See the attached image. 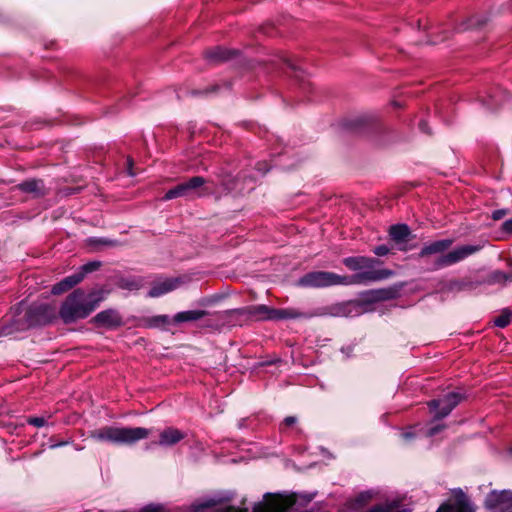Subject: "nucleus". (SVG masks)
<instances>
[{"mask_svg":"<svg viewBox=\"0 0 512 512\" xmlns=\"http://www.w3.org/2000/svg\"><path fill=\"white\" fill-rule=\"evenodd\" d=\"M83 279V273H77L71 276H68L65 278V283H67V286L72 288L76 284H78Z\"/></svg>","mask_w":512,"mask_h":512,"instance_id":"obj_21","label":"nucleus"},{"mask_svg":"<svg viewBox=\"0 0 512 512\" xmlns=\"http://www.w3.org/2000/svg\"><path fill=\"white\" fill-rule=\"evenodd\" d=\"M92 321L99 327L113 328L121 324V317L115 310H105L98 313Z\"/></svg>","mask_w":512,"mask_h":512,"instance_id":"obj_13","label":"nucleus"},{"mask_svg":"<svg viewBox=\"0 0 512 512\" xmlns=\"http://www.w3.org/2000/svg\"><path fill=\"white\" fill-rule=\"evenodd\" d=\"M139 512H162V508L157 505H148L142 508Z\"/></svg>","mask_w":512,"mask_h":512,"instance_id":"obj_23","label":"nucleus"},{"mask_svg":"<svg viewBox=\"0 0 512 512\" xmlns=\"http://www.w3.org/2000/svg\"><path fill=\"white\" fill-rule=\"evenodd\" d=\"M370 498H371V494L370 493H363V494L359 495L358 500L359 501H367Z\"/></svg>","mask_w":512,"mask_h":512,"instance_id":"obj_27","label":"nucleus"},{"mask_svg":"<svg viewBox=\"0 0 512 512\" xmlns=\"http://www.w3.org/2000/svg\"><path fill=\"white\" fill-rule=\"evenodd\" d=\"M461 396L457 393L447 395L443 400H433L429 403L431 411L435 417L442 418L447 416L452 409L460 402Z\"/></svg>","mask_w":512,"mask_h":512,"instance_id":"obj_8","label":"nucleus"},{"mask_svg":"<svg viewBox=\"0 0 512 512\" xmlns=\"http://www.w3.org/2000/svg\"><path fill=\"white\" fill-rule=\"evenodd\" d=\"M250 313L257 319L288 318L294 316V314L286 310L269 309L265 305H259L251 308Z\"/></svg>","mask_w":512,"mask_h":512,"instance_id":"obj_12","label":"nucleus"},{"mask_svg":"<svg viewBox=\"0 0 512 512\" xmlns=\"http://www.w3.org/2000/svg\"><path fill=\"white\" fill-rule=\"evenodd\" d=\"M295 422H296V418H295V417H292V416L287 417V418L285 419V423H286L287 425H292V424H294Z\"/></svg>","mask_w":512,"mask_h":512,"instance_id":"obj_28","label":"nucleus"},{"mask_svg":"<svg viewBox=\"0 0 512 512\" xmlns=\"http://www.w3.org/2000/svg\"><path fill=\"white\" fill-rule=\"evenodd\" d=\"M294 500L289 496H269L254 507V512H287Z\"/></svg>","mask_w":512,"mask_h":512,"instance_id":"obj_5","label":"nucleus"},{"mask_svg":"<svg viewBox=\"0 0 512 512\" xmlns=\"http://www.w3.org/2000/svg\"><path fill=\"white\" fill-rule=\"evenodd\" d=\"M388 251L389 249L384 245L378 246L374 250L375 254L378 256H384L388 253Z\"/></svg>","mask_w":512,"mask_h":512,"instance_id":"obj_25","label":"nucleus"},{"mask_svg":"<svg viewBox=\"0 0 512 512\" xmlns=\"http://www.w3.org/2000/svg\"><path fill=\"white\" fill-rule=\"evenodd\" d=\"M450 240H440L424 246L420 252L421 257L439 254L447 250L451 246Z\"/></svg>","mask_w":512,"mask_h":512,"instance_id":"obj_16","label":"nucleus"},{"mask_svg":"<svg viewBox=\"0 0 512 512\" xmlns=\"http://www.w3.org/2000/svg\"><path fill=\"white\" fill-rule=\"evenodd\" d=\"M127 287L129 289H137L139 287V283L134 281L131 284H128Z\"/></svg>","mask_w":512,"mask_h":512,"instance_id":"obj_30","label":"nucleus"},{"mask_svg":"<svg viewBox=\"0 0 512 512\" xmlns=\"http://www.w3.org/2000/svg\"><path fill=\"white\" fill-rule=\"evenodd\" d=\"M503 227L506 231L508 232H511L512 233V218L508 221H506L504 224H503Z\"/></svg>","mask_w":512,"mask_h":512,"instance_id":"obj_26","label":"nucleus"},{"mask_svg":"<svg viewBox=\"0 0 512 512\" xmlns=\"http://www.w3.org/2000/svg\"><path fill=\"white\" fill-rule=\"evenodd\" d=\"M367 512H410L409 510L407 509H404V508H398L394 505H379V506H376L372 509H370L369 511Z\"/></svg>","mask_w":512,"mask_h":512,"instance_id":"obj_20","label":"nucleus"},{"mask_svg":"<svg viewBox=\"0 0 512 512\" xmlns=\"http://www.w3.org/2000/svg\"><path fill=\"white\" fill-rule=\"evenodd\" d=\"M207 314L203 310H189L177 313L172 319L167 316H157L153 319L156 325L181 324L184 322L197 321Z\"/></svg>","mask_w":512,"mask_h":512,"instance_id":"obj_7","label":"nucleus"},{"mask_svg":"<svg viewBox=\"0 0 512 512\" xmlns=\"http://www.w3.org/2000/svg\"><path fill=\"white\" fill-rule=\"evenodd\" d=\"M390 235L396 242H404L410 236V230L406 225H395L390 228Z\"/></svg>","mask_w":512,"mask_h":512,"instance_id":"obj_18","label":"nucleus"},{"mask_svg":"<svg viewBox=\"0 0 512 512\" xmlns=\"http://www.w3.org/2000/svg\"><path fill=\"white\" fill-rule=\"evenodd\" d=\"M440 430V427H433L429 430L428 434L429 435H434L435 433H437L438 431Z\"/></svg>","mask_w":512,"mask_h":512,"instance_id":"obj_31","label":"nucleus"},{"mask_svg":"<svg viewBox=\"0 0 512 512\" xmlns=\"http://www.w3.org/2000/svg\"><path fill=\"white\" fill-rule=\"evenodd\" d=\"M512 319V313L509 311H503L498 317L495 318L494 323L500 328L506 327Z\"/></svg>","mask_w":512,"mask_h":512,"instance_id":"obj_19","label":"nucleus"},{"mask_svg":"<svg viewBox=\"0 0 512 512\" xmlns=\"http://www.w3.org/2000/svg\"><path fill=\"white\" fill-rule=\"evenodd\" d=\"M149 435L150 430L143 427H106L93 432L92 437L99 441L131 445L146 439Z\"/></svg>","mask_w":512,"mask_h":512,"instance_id":"obj_3","label":"nucleus"},{"mask_svg":"<svg viewBox=\"0 0 512 512\" xmlns=\"http://www.w3.org/2000/svg\"><path fill=\"white\" fill-rule=\"evenodd\" d=\"M28 423L32 424L34 426H37V427H41V426L44 425L45 420L43 418H40V417H34V418H30L28 420Z\"/></svg>","mask_w":512,"mask_h":512,"instance_id":"obj_24","label":"nucleus"},{"mask_svg":"<svg viewBox=\"0 0 512 512\" xmlns=\"http://www.w3.org/2000/svg\"><path fill=\"white\" fill-rule=\"evenodd\" d=\"M218 52L221 54V55L219 56L221 59H226V58H228V56H227V55H224V51H223V50H219Z\"/></svg>","mask_w":512,"mask_h":512,"instance_id":"obj_34","label":"nucleus"},{"mask_svg":"<svg viewBox=\"0 0 512 512\" xmlns=\"http://www.w3.org/2000/svg\"><path fill=\"white\" fill-rule=\"evenodd\" d=\"M377 279H379L378 273L370 270L358 273L352 277L341 276L331 272H314L301 278L299 284L302 286L324 287L332 285L363 284Z\"/></svg>","mask_w":512,"mask_h":512,"instance_id":"obj_2","label":"nucleus"},{"mask_svg":"<svg viewBox=\"0 0 512 512\" xmlns=\"http://www.w3.org/2000/svg\"><path fill=\"white\" fill-rule=\"evenodd\" d=\"M504 215V211H496L493 214L494 219H500Z\"/></svg>","mask_w":512,"mask_h":512,"instance_id":"obj_29","label":"nucleus"},{"mask_svg":"<svg viewBox=\"0 0 512 512\" xmlns=\"http://www.w3.org/2000/svg\"><path fill=\"white\" fill-rule=\"evenodd\" d=\"M205 179L200 176L192 177L174 188L168 190L164 195V200H171L177 197H202L209 193L205 187Z\"/></svg>","mask_w":512,"mask_h":512,"instance_id":"obj_4","label":"nucleus"},{"mask_svg":"<svg viewBox=\"0 0 512 512\" xmlns=\"http://www.w3.org/2000/svg\"><path fill=\"white\" fill-rule=\"evenodd\" d=\"M68 289H70V287L67 286V283H65V279H64L53 287L52 292L54 294H59V293L67 291Z\"/></svg>","mask_w":512,"mask_h":512,"instance_id":"obj_22","label":"nucleus"},{"mask_svg":"<svg viewBox=\"0 0 512 512\" xmlns=\"http://www.w3.org/2000/svg\"><path fill=\"white\" fill-rule=\"evenodd\" d=\"M344 264L351 270L358 271L372 269L374 260L367 257H349L344 259Z\"/></svg>","mask_w":512,"mask_h":512,"instance_id":"obj_15","label":"nucleus"},{"mask_svg":"<svg viewBox=\"0 0 512 512\" xmlns=\"http://www.w3.org/2000/svg\"><path fill=\"white\" fill-rule=\"evenodd\" d=\"M106 293L103 289L93 290L85 293L82 290H76L64 301L60 316L65 323H72L79 319L87 317L101 301L104 300Z\"/></svg>","mask_w":512,"mask_h":512,"instance_id":"obj_1","label":"nucleus"},{"mask_svg":"<svg viewBox=\"0 0 512 512\" xmlns=\"http://www.w3.org/2000/svg\"><path fill=\"white\" fill-rule=\"evenodd\" d=\"M488 508L505 509L512 505V491H492L485 500Z\"/></svg>","mask_w":512,"mask_h":512,"instance_id":"obj_9","label":"nucleus"},{"mask_svg":"<svg viewBox=\"0 0 512 512\" xmlns=\"http://www.w3.org/2000/svg\"><path fill=\"white\" fill-rule=\"evenodd\" d=\"M184 438V434L175 428H167L159 435L158 444L161 446H171Z\"/></svg>","mask_w":512,"mask_h":512,"instance_id":"obj_14","label":"nucleus"},{"mask_svg":"<svg viewBox=\"0 0 512 512\" xmlns=\"http://www.w3.org/2000/svg\"><path fill=\"white\" fill-rule=\"evenodd\" d=\"M477 250H478V248L476 246H472V245H466V246L459 247V248L449 252L448 254L443 256L441 259H439L438 264L440 266L454 264V263L464 259L465 257L475 253Z\"/></svg>","mask_w":512,"mask_h":512,"instance_id":"obj_10","label":"nucleus"},{"mask_svg":"<svg viewBox=\"0 0 512 512\" xmlns=\"http://www.w3.org/2000/svg\"><path fill=\"white\" fill-rule=\"evenodd\" d=\"M19 188L25 192L38 196L44 193V185L40 180H29L19 185Z\"/></svg>","mask_w":512,"mask_h":512,"instance_id":"obj_17","label":"nucleus"},{"mask_svg":"<svg viewBox=\"0 0 512 512\" xmlns=\"http://www.w3.org/2000/svg\"><path fill=\"white\" fill-rule=\"evenodd\" d=\"M131 165H132V163L130 162V163H129V168H128V174H129L130 176H134L135 174H134V172L132 171V167H131Z\"/></svg>","mask_w":512,"mask_h":512,"instance_id":"obj_33","label":"nucleus"},{"mask_svg":"<svg viewBox=\"0 0 512 512\" xmlns=\"http://www.w3.org/2000/svg\"><path fill=\"white\" fill-rule=\"evenodd\" d=\"M181 282L182 281L180 278H167L158 280L154 282L148 294L150 297H160L178 288Z\"/></svg>","mask_w":512,"mask_h":512,"instance_id":"obj_11","label":"nucleus"},{"mask_svg":"<svg viewBox=\"0 0 512 512\" xmlns=\"http://www.w3.org/2000/svg\"><path fill=\"white\" fill-rule=\"evenodd\" d=\"M453 501L442 504L437 512H475V508L461 490L453 491Z\"/></svg>","mask_w":512,"mask_h":512,"instance_id":"obj_6","label":"nucleus"},{"mask_svg":"<svg viewBox=\"0 0 512 512\" xmlns=\"http://www.w3.org/2000/svg\"><path fill=\"white\" fill-rule=\"evenodd\" d=\"M95 268L94 264L84 266L85 271H92Z\"/></svg>","mask_w":512,"mask_h":512,"instance_id":"obj_32","label":"nucleus"}]
</instances>
